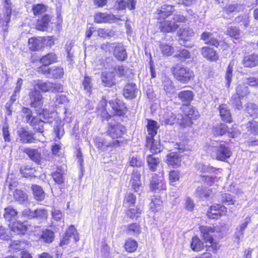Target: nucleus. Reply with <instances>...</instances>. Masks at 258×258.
I'll use <instances>...</instances> for the list:
<instances>
[{"mask_svg": "<svg viewBox=\"0 0 258 258\" xmlns=\"http://www.w3.org/2000/svg\"><path fill=\"white\" fill-rule=\"evenodd\" d=\"M162 88L166 94L170 96L175 93L176 89L173 85L172 81L167 76H165L162 77Z\"/></svg>", "mask_w": 258, "mask_h": 258, "instance_id": "15", "label": "nucleus"}, {"mask_svg": "<svg viewBox=\"0 0 258 258\" xmlns=\"http://www.w3.org/2000/svg\"><path fill=\"white\" fill-rule=\"evenodd\" d=\"M124 131V127L115 120H112L109 123L107 132L113 139L120 137Z\"/></svg>", "mask_w": 258, "mask_h": 258, "instance_id": "10", "label": "nucleus"}, {"mask_svg": "<svg viewBox=\"0 0 258 258\" xmlns=\"http://www.w3.org/2000/svg\"><path fill=\"white\" fill-rule=\"evenodd\" d=\"M11 230L17 234H24L27 231V228L24 223L17 222L13 224Z\"/></svg>", "mask_w": 258, "mask_h": 258, "instance_id": "38", "label": "nucleus"}, {"mask_svg": "<svg viewBox=\"0 0 258 258\" xmlns=\"http://www.w3.org/2000/svg\"><path fill=\"white\" fill-rule=\"evenodd\" d=\"M241 98L237 94H233L231 99L230 102L233 107L238 110H241L243 108Z\"/></svg>", "mask_w": 258, "mask_h": 258, "instance_id": "53", "label": "nucleus"}, {"mask_svg": "<svg viewBox=\"0 0 258 258\" xmlns=\"http://www.w3.org/2000/svg\"><path fill=\"white\" fill-rule=\"evenodd\" d=\"M113 54L119 60H124L127 58L126 50L120 43H116L113 49Z\"/></svg>", "mask_w": 258, "mask_h": 258, "instance_id": "17", "label": "nucleus"}, {"mask_svg": "<svg viewBox=\"0 0 258 258\" xmlns=\"http://www.w3.org/2000/svg\"><path fill=\"white\" fill-rule=\"evenodd\" d=\"M160 49L164 55L170 56L174 52V48L166 43H161L160 45Z\"/></svg>", "mask_w": 258, "mask_h": 258, "instance_id": "54", "label": "nucleus"}, {"mask_svg": "<svg viewBox=\"0 0 258 258\" xmlns=\"http://www.w3.org/2000/svg\"><path fill=\"white\" fill-rule=\"evenodd\" d=\"M63 69L61 68H53L49 70V77L54 79L62 78L63 75Z\"/></svg>", "mask_w": 258, "mask_h": 258, "instance_id": "56", "label": "nucleus"}, {"mask_svg": "<svg viewBox=\"0 0 258 258\" xmlns=\"http://www.w3.org/2000/svg\"><path fill=\"white\" fill-rule=\"evenodd\" d=\"M246 111L250 116L254 117L258 116V106L255 104L252 103H247Z\"/></svg>", "mask_w": 258, "mask_h": 258, "instance_id": "55", "label": "nucleus"}, {"mask_svg": "<svg viewBox=\"0 0 258 258\" xmlns=\"http://www.w3.org/2000/svg\"><path fill=\"white\" fill-rule=\"evenodd\" d=\"M226 212V208L224 206L219 204L214 205L208 211L207 216L211 219H215L217 218V216L225 215Z\"/></svg>", "mask_w": 258, "mask_h": 258, "instance_id": "13", "label": "nucleus"}, {"mask_svg": "<svg viewBox=\"0 0 258 258\" xmlns=\"http://www.w3.org/2000/svg\"><path fill=\"white\" fill-rule=\"evenodd\" d=\"M199 116V112L190 107H187L184 111L183 114H179L181 117L180 125L183 126H189L192 123V120L196 119Z\"/></svg>", "mask_w": 258, "mask_h": 258, "instance_id": "3", "label": "nucleus"}, {"mask_svg": "<svg viewBox=\"0 0 258 258\" xmlns=\"http://www.w3.org/2000/svg\"><path fill=\"white\" fill-rule=\"evenodd\" d=\"M22 115L25 121L33 126L36 131L43 133L44 131V124L51 122V121H45L37 117L32 116V111L29 108L23 107L22 109Z\"/></svg>", "mask_w": 258, "mask_h": 258, "instance_id": "2", "label": "nucleus"}, {"mask_svg": "<svg viewBox=\"0 0 258 258\" xmlns=\"http://www.w3.org/2000/svg\"><path fill=\"white\" fill-rule=\"evenodd\" d=\"M141 174L140 172L138 170H134L132 175L131 182L133 188L135 191H139L141 186V182L140 181Z\"/></svg>", "mask_w": 258, "mask_h": 258, "instance_id": "24", "label": "nucleus"}, {"mask_svg": "<svg viewBox=\"0 0 258 258\" xmlns=\"http://www.w3.org/2000/svg\"><path fill=\"white\" fill-rule=\"evenodd\" d=\"M116 20L123 21L124 20L121 19L119 16H115L107 13L98 12L96 13L94 16V21L97 23H111L115 22Z\"/></svg>", "mask_w": 258, "mask_h": 258, "instance_id": "8", "label": "nucleus"}, {"mask_svg": "<svg viewBox=\"0 0 258 258\" xmlns=\"http://www.w3.org/2000/svg\"><path fill=\"white\" fill-rule=\"evenodd\" d=\"M57 57L54 53H49L43 56L40 59V62L44 66H49L57 62Z\"/></svg>", "mask_w": 258, "mask_h": 258, "instance_id": "35", "label": "nucleus"}, {"mask_svg": "<svg viewBox=\"0 0 258 258\" xmlns=\"http://www.w3.org/2000/svg\"><path fill=\"white\" fill-rule=\"evenodd\" d=\"M148 135L146 139H152L157 134L158 126L157 122L152 120H149L147 125Z\"/></svg>", "mask_w": 258, "mask_h": 258, "instance_id": "29", "label": "nucleus"}, {"mask_svg": "<svg viewBox=\"0 0 258 258\" xmlns=\"http://www.w3.org/2000/svg\"><path fill=\"white\" fill-rule=\"evenodd\" d=\"M41 41L35 37H32L28 40V47L33 51L38 50L41 47Z\"/></svg>", "mask_w": 258, "mask_h": 258, "instance_id": "40", "label": "nucleus"}, {"mask_svg": "<svg viewBox=\"0 0 258 258\" xmlns=\"http://www.w3.org/2000/svg\"><path fill=\"white\" fill-rule=\"evenodd\" d=\"M250 222V217L247 216L244 219L243 222L237 227L235 235L236 238L238 240V242H239L240 239L243 237L244 230Z\"/></svg>", "mask_w": 258, "mask_h": 258, "instance_id": "20", "label": "nucleus"}, {"mask_svg": "<svg viewBox=\"0 0 258 258\" xmlns=\"http://www.w3.org/2000/svg\"><path fill=\"white\" fill-rule=\"evenodd\" d=\"M228 130V126L224 123H220L214 127L213 133L215 136H222L225 134Z\"/></svg>", "mask_w": 258, "mask_h": 258, "instance_id": "46", "label": "nucleus"}, {"mask_svg": "<svg viewBox=\"0 0 258 258\" xmlns=\"http://www.w3.org/2000/svg\"><path fill=\"white\" fill-rule=\"evenodd\" d=\"M20 140L23 143H32L35 140L34 134L24 127H20L17 131Z\"/></svg>", "mask_w": 258, "mask_h": 258, "instance_id": "11", "label": "nucleus"}, {"mask_svg": "<svg viewBox=\"0 0 258 258\" xmlns=\"http://www.w3.org/2000/svg\"><path fill=\"white\" fill-rule=\"evenodd\" d=\"M173 74L177 80L183 83L188 82L194 76L192 71L183 67H178L175 68Z\"/></svg>", "mask_w": 258, "mask_h": 258, "instance_id": "4", "label": "nucleus"}, {"mask_svg": "<svg viewBox=\"0 0 258 258\" xmlns=\"http://www.w3.org/2000/svg\"><path fill=\"white\" fill-rule=\"evenodd\" d=\"M227 34L234 39H239L241 36L240 30L236 27L228 28Z\"/></svg>", "mask_w": 258, "mask_h": 258, "instance_id": "52", "label": "nucleus"}, {"mask_svg": "<svg viewBox=\"0 0 258 258\" xmlns=\"http://www.w3.org/2000/svg\"><path fill=\"white\" fill-rule=\"evenodd\" d=\"M162 21H159L160 23L159 27L161 31L162 32H172L175 31L178 27V25H177L175 22L165 21L162 22Z\"/></svg>", "mask_w": 258, "mask_h": 258, "instance_id": "19", "label": "nucleus"}, {"mask_svg": "<svg viewBox=\"0 0 258 258\" xmlns=\"http://www.w3.org/2000/svg\"><path fill=\"white\" fill-rule=\"evenodd\" d=\"M64 171L60 168H57V170L52 174V176L56 183L60 184L64 182Z\"/></svg>", "mask_w": 258, "mask_h": 258, "instance_id": "45", "label": "nucleus"}, {"mask_svg": "<svg viewBox=\"0 0 258 258\" xmlns=\"http://www.w3.org/2000/svg\"><path fill=\"white\" fill-rule=\"evenodd\" d=\"M109 104L113 110L115 111V114L120 115L122 113H124V109L125 108V107L121 101L119 100H112L109 101Z\"/></svg>", "mask_w": 258, "mask_h": 258, "instance_id": "32", "label": "nucleus"}, {"mask_svg": "<svg viewBox=\"0 0 258 258\" xmlns=\"http://www.w3.org/2000/svg\"><path fill=\"white\" fill-rule=\"evenodd\" d=\"M201 39L205 42V44L217 47L219 42L213 35V34L210 32H204L201 35Z\"/></svg>", "mask_w": 258, "mask_h": 258, "instance_id": "21", "label": "nucleus"}, {"mask_svg": "<svg viewBox=\"0 0 258 258\" xmlns=\"http://www.w3.org/2000/svg\"><path fill=\"white\" fill-rule=\"evenodd\" d=\"M135 0H117L115 4V8L120 10L127 7L131 10L135 8Z\"/></svg>", "mask_w": 258, "mask_h": 258, "instance_id": "30", "label": "nucleus"}, {"mask_svg": "<svg viewBox=\"0 0 258 258\" xmlns=\"http://www.w3.org/2000/svg\"><path fill=\"white\" fill-rule=\"evenodd\" d=\"M202 54L204 57L211 61H216L218 59L216 51L213 48L208 46L202 48Z\"/></svg>", "mask_w": 258, "mask_h": 258, "instance_id": "26", "label": "nucleus"}, {"mask_svg": "<svg viewBox=\"0 0 258 258\" xmlns=\"http://www.w3.org/2000/svg\"><path fill=\"white\" fill-rule=\"evenodd\" d=\"M138 92L137 86L134 83H128L125 85L123 90V95L126 98L133 99L137 97Z\"/></svg>", "mask_w": 258, "mask_h": 258, "instance_id": "16", "label": "nucleus"}, {"mask_svg": "<svg viewBox=\"0 0 258 258\" xmlns=\"http://www.w3.org/2000/svg\"><path fill=\"white\" fill-rule=\"evenodd\" d=\"M204 247L203 242L197 237L194 236L192 239L191 248L195 251H199Z\"/></svg>", "mask_w": 258, "mask_h": 258, "instance_id": "48", "label": "nucleus"}, {"mask_svg": "<svg viewBox=\"0 0 258 258\" xmlns=\"http://www.w3.org/2000/svg\"><path fill=\"white\" fill-rule=\"evenodd\" d=\"M211 192V190L207 189L203 186H198L196 190L195 195L197 197L203 199L208 197Z\"/></svg>", "mask_w": 258, "mask_h": 258, "instance_id": "49", "label": "nucleus"}, {"mask_svg": "<svg viewBox=\"0 0 258 258\" xmlns=\"http://www.w3.org/2000/svg\"><path fill=\"white\" fill-rule=\"evenodd\" d=\"M29 96L31 106L35 108L39 113H41L42 110L43 98L40 92L36 89L31 90Z\"/></svg>", "mask_w": 258, "mask_h": 258, "instance_id": "7", "label": "nucleus"}, {"mask_svg": "<svg viewBox=\"0 0 258 258\" xmlns=\"http://www.w3.org/2000/svg\"><path fill=\"white\" fill-rule=\"evenodd\" d=\"M179 36V43L187 47H191L192 45L187 44L186 42L189 41L194 35L193 30L188 27L180 28L178 32Z\"/></svg>", "mask_w": 258, "mask_h": 258, "instance_id": "9", "label": "nucleus"}, {"mask_svg": "<svg viewBox=\"0 0 258 258\" xmlns=\"http://www.w3.org/2000/svg\"><path fill=\"white\" fill-rule=\"evenodd\" d=\"M200 230L203 234L205 242H209L211 244L210 245H206V246L211 248L214 252L217 251L218 249L217 244L213 242L214 239L212 235V234L215 231V229L211 227L201 226L200 227Z\"/></svg>", "mask_w": 258, "mask_h": 258, "instance_id": "6", "label": "nucleus"}, {"mask_svg": "<svg viewBox=\"0 0 258 258\" xmlns=\"http://www.w3.org/2000/svg\"><path fill=\"white\" fill-rule=\"evenodd\" d=\"M166 162L174 168L178 167L180 165L181 157L177 153H170L167 155Z\"/></svg>", "mask_w": 258, "mask_h": 258, "instance_id": "22", "label": "nucleus"}, {"mask_svg": "<svg viewBox=\"0 0 258 258\" xmlns=\"http://www.w3.org/2000/svg\"><path fill=\"white\" fill-rule=\"evenodd\" d=\"M208 152L212 158L217 160L226 161L232 154L231 149L224 143L213 142L208 147Z\"/></svg>", "mask_w": 258, "mask_h": 258, "instance_id": "1", "label": "nucleus"}, {"mask_svg": "<svg viewBox=\"0 0 258 258\" xmlns=\"http://www.w3.org/2000/svg\"><path fill=\"white\" fill-rule=\"evenodd\" d=\"M15 199L20 203H24L28 201V198L27 194L21 189H16L14 192Z\"/></svg>", "mask_w": 258, "mask_h": 258, "instance_id": "41", "label": "nucleus"}, {"mask_svg": "<svg viewBox=\"0 0 258 258\" xmlns=\"http://www.w3.org/2000/svg\"><path fill=\"white\" fill-rule=\"evenodd\" d=\"M106 104V100L105 99H102L99 103L98 110L101 112V116L102 117L108 119V118L110 117V115L108 114L105 108Z\"/></svg>", "mask_w": 258, "mask_h": 258, "instance_id": "50", "label": "nucleus"}, {"mask_svg": "<svg viewBox=\"0 0 258 258\" xmlns=\"http://www.w3.org/2000/svg\"><path fill=\"white\" fill-rule=\"evenodd\" d=\"M146 147L153 154L159 153L161 150L159 142L154 138L146 139Z\"/></svg>", "mask_w": 258, "mask_h": 258, "instance_id": "23", "label": "nucleus"}, {"mask_svg": "<svg viewBox=\"0 0 258 258\" xmlns=\"http://www.w3.org/2000/svg\"><path fill=\"white\" fill-rule=\"evenodd\" d=\"M27 244L24 241L14 240L10 245L11 250L16 251H20L26 248Z\"/></svg>", "mask_w": 258, "mask_h": 258, "instance_id": "47", "label": "nucleus"}, {"mask_svg": "<svg viewBox=\"0 0 258 258\" xmlns=\"http://www.w3.org/2000/svg\"><path fill=\"white\" fill-rule=\"evenodd\" d=\"M130 165L133 167H140L144 165L143 160L139 157H133L130 160Z\"/></svg>", "mask_w": 258, "mask_h": 258, "instance_id": "64", "label": "nucleus"}, {"mask_svg": "<svg viewBox=\"0 0 258 258\" xmlns=\"http://www.w3.org/2000/svg\"><path fill=\"white\" fill-rule=\"evenodd\" d=\"M193 92L189 90H184L180 92L178 94L179 99L184 105H188L193 99Z\"/></svg>", "mask_w": 258, "mask_h": 258, "instance_id": "28", "label": "nucleus"}, {"mask_svg": "<svg viewBox=\"0 0 258 258\" xmlns=\"http://www.w3.org/2000/svg\"><path fill=\"white\" fill-rule=\"evenodd\" d=\"M50 21V17L47 14H45L38 19L36 28L37 30L44 31L47 27Z\"/></svg>", "mask_w": 258, "mask_h": 258, "instance_id": "33", "label": "nucleus"}, {"mask_svg": "<svg viewBox=\"0 0 258 258\" xmlns=\"http://www.w3.org/2000/svg\"><path fill=\"white\" fill-rule=\"evenodd\" d=\"M127 232L132 235H137L141 232L140 226L138 223H133L128 226Z\"/></svg>", "mask_w": 258, "mask_h": 258, "instance_id": "58", "label": "nucleus"}, {"mask_svg": "<svg viewBox=\"0 0 258 258\" xmlns=\"http://www.w3.org/2000/svg\"><path fill=\"white\" fill-rule=\"evenodd\" d=\"M162 202L160 197L156 196L152 199L150 205V209L153 212H157L160 211L162 208Z\"/></svg>", "mask_w": 258, "mask_h": 258, "instance_id": "39", "label": "nucleus"}, {"mask_svg": "<svg viewBox=\"0 0 258 258\" xmlns=\"http://www.w3.org/2000/svg\"><path fill=\"white\" fill-rule=\"evenodd\" d=\"M137 246V242L131 238L127 239L124 244V248L129 252H133L135 251L136 250Z\"/></svg>", "mask_w": 258, "mask_h": 258, "instance_id": "44", "label": "nucleus"}, {"mask_svg": "<svg viewBox=\"0 0 258 258\" xmlns=\"http://www.w3.org/2000/svg\"><path fill=\"white\" fill-rule=\"evenodd\" d=\"M243 64L245 67L252 68L258 64V56L255 54L245 56L243 59Z\"/></svg>", "mask_w": 258, "mask_h": 258, "instance_id": "31", "label": "nucleus"}, {"mask_svg": "<svg viewBox=\"0 0 258 258\" xmlns=\"http://www.w3.org/2000/svg\"><path fill=\"white\" fill-rule=\"evenodd\" d=\"M70 237L73 238L75 242H77L79 240V233L74 226H70L67 229L64 236L60 241V246H63L64 245L68 244L69 242Z\"/></svg>", "mask_w": 258, "mask_h": 258, "instance_id": "12", "label": "nucleus"}, {"mask_svg": "<svg viewBox=\"0 0 258 258\" xmlns=\"http://www.w3.org/2000/svg\"><path fill=\"white\" fill-rule=\"evenodd\" d=\"M23 151L31 160L37 163H39L41 162V154L37 149L26 148L24 149Z\"/></svg>", "mask_w": 258, "mask_h": 258, "instance_id": "18", "label": "nucleus"}, {"mask_svg": "<svg viewBox=\"0 0 258 258\" xmlns=\"http://www.w3.org/2000/svg\"><path fill=\"white\" fill-rule=\"evenodd\" d=\"M97 32L98 35L102 38H110L114 35L113 32L108 29L99 28Z\"/></svg>", "mask_w": 258, "mask_h": 258, "instance_id": "61", "label": "nucleus"}, {"mask_svg": "<svg viewBox=\"0 0 258 258\" xmlns=\"http://www.w3.org/2000/svg\"><path fill=\"white\" fill-rule=\"evenodd\" d=\"M179 114H180V113L175 114L172 112H168L165 118V122L168 124H173L174 123L180 124L181 117H179Z\"/></svg>", "mask_w": 258, "mask_h": 258, "instance_id": "36", "label": "nucleus"}, {"mask_svg": "<svg viewBox=\"0 0 258 258\" xmlns=\"http://www.w3.org/2000/svg\"><path fill=\"white\" fill-rule=\"evenodd\" d=\"M150 187L153 191H157L166 188V184L163 180L162 176L155 174L152 177L150 182Z\"/></svg>", "mask_w": 258, "mask_h": 258, "instance_id": "14", "label": "nucleus"}, {"mask_svg": "<svg viewBox=\"0 0 258 258\" xmlns=\"http://www.w3.org/2000/svg\"><path fill=\"white\" fill-rule=\"evenodd\" d=\"M136 198L132 193H128L125 197L124 200V205L125 206L130 207L134 205L136 202Z\"/></svg>", "mask_w": 258, "mask_h": 258, "instance_id": "63", "label": "nucleus"}, {"mask_svg": "<svg viewBox=\"0 0 258 258\" xmlns=\"http://www.w3.org/2000/svg\"><path fill=\"white\" fill-rule=\"evenodd\" d=\"M84 89L88 93H91L92 89V79L89 76H85L82 82Z\"/></svg>", "mask_w": 258, "mask_h": 258, "instance_id": "60", "label": "nucleus"}, {"mask_svg": "<svg viewBox=\"0 0 258 258\" xmlns=\"http://www.w3.org/2000/svg\"><path fill=\"white\" fill-rule=\"evenodd\" d=\"M46 6L43 4H36L33 6V12L34 15H41L46 11Z\"/></svg>", "mask_w": 258, "mask_h": 258, "instance_id": "59", "label": "nucleus"}, {"mask_svg": "<svg viewBox=\"0 0 258 258\" xmlns=\"http://www.w3.org/2000/svg\"><path fill=\"white\" fill-rule=\"evenodd\" d=\"M147 162L149 169L155 171L161 163L160 159L153 155L148 154L147 156Z\"/></svg>", "mask_w": 258, "mask_h": 258, "instance_id": "27", "label": "nucleus"}, {"mask_svg": "<svg viewBox=\"0 0 258 258\" xmlns=\"http://www.w3.org/2000/svg\"><path fill=\"white\" fill-rule=\"evenodd\" d=\"M17 211L12 206H9L5 209L4 218L8 221H11L17 215Z\"/></svg>", "mask_w": 258, "mask_h": 258, "instance_id": "51", "label": "nucleus"}, {"mask_svg": "<svg viewBox=\"0 0 258 258\" xmlns=\"http://www.w3.org/2000/svg\"><path fill=\"white\" fill-rule=\"evenodd\" d=\"M234 61H231L227 68L226 75H225V79L226 81V86L229 88L230 87L231 80L233 76V66H234Z\"/></svg>", "mask_w": 258, "mask_h": 258, "instance_id": "43", "label": "nucleus"}, {"mask_svg": "<svg viewBox=\"0 0 258 258\" xmlns=\"http://www.w3.org/2000/svg\"><path fill=\"white\" fill-rule=\"evenodd\" d=\"M221 201L227 205H233L235 202L233 197L229 194L224 193L221 196Z\"/></svg>", "mask_w": 258, "mask_h": 258, "instance_id": "62", "label": "nucleus"}, {"mask_svg": "<svg viewBox=\"0 0 258 258\" xmlns=\"http://www.w3.org/2000/svg\"><path fill=\"white\" fill-rule=\"evenodd\" d=\"M170 4H164L156 11L157 19L158 21H163L166 18L171 15L174 11V3L173 0H167Z\"/></svg>", "mask_w": 258, "mask_h": 258, "instance_id": "5", "label": "nucleus"}, {"mask_svg": "<svg viewBox=\"0 0 258 258\" xmlns=\"http://www.w3.org/2000/svg\"><path fill=\"white\" fill-rule=\"evenodd\" d=\"M54 238V233L53 231L49 229H45L43 231L40 237V240L45 243H51Z\"/></svg>", "mask_w": 258, "mask_h": 258, "instance_id": "34", "label": "nucleus"}, {"mask_svg": "<svg viewBox=\"0 0 258 258\" xmlns=\"http://www.w3.org/2000/svg\"><path fill=\"white\" fill-rule=\"evenodd\" d=\"M63 124L60 121H57L55 122V125L54 127V132L56 135V137L60 139L64 135V131L63 127Z\"/></svg>", "mask_w": 258, "mask_h": 258, "instance_id": "57", "label": "nucleus"}, {"mask_svg": "<svg viewBox=\"0 0 258 258\" xmlns=\"http://www.w3.org/2000/svg\"><path fill=\"white\" fill-rule=\"evenodd\" d=\"M220 116L223 121L230 123L232 122V118L230 110L226 105H221L219 107Z\"/></svg>", "mask_w": 258, "mask_h": 258, "instance_id": "25", "label": "nucleus"}, {"mask_svg": "<svg viewBox=\"0 0 258 258\" xmlns=\"http://www.w3.org/2000/svg\"><path fill=\"white\" fill-rule=\"evenodd\" d=\"M31 188L36 200L42 201L44 199L45 194L41 186L37 185H32Z\"/></svg>", "mask_w": 258, "mask_h": 258, "instance_id": "37", "label": "nucleus"}, {"mask_svg": "<svg viewBox=\"0 0 258 258\" xmlns=\"http://www.w3.org/2000/svg\"><path fill=\"white\" fill-rule=\"evenodd\" d=\"M246 85V83H244L243 82L242 84H239L236 87V93L235 94H237L241 97H243L249 94L250 91Z\"/></svg>", "mask_w": 258, "mask_h": 258, "instance_id": "42", "label": "nucleus"}]
</instances>
